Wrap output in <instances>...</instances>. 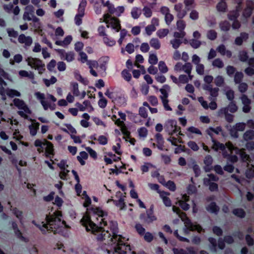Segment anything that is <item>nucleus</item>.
Instances as JSON below:
<instances>
[{"label": "nucleus", "mask_w": 254, "mask_h": 254, "mask_svg": "<svg viewBox=\"0 0 254 254\" xmlns=\"http://www.w3.org/2000/svg\"><path fill=\"white\" fill-rule=\"evenodd\" d=\"M164 128L166 132L170 135L177 134V135L183 136L184 134L181 132V127L177 125V121L174 120H168L164 126Z\"/></svg>", "instance_id": "nucleus-3"}, {"label": "nucleus", "mask_w": 254, "mask_h": 254, "mask_svg": "<svg viewBox=\"0 0 254 254\" xmlns=\"http://www.w3.org/2000/svg\"><path fill=\"white\" fill-rule=\"evenodd\" d=\"M213 233L218 236H221L223 235L222 229L217 226H214L212 228Z\"/></svg>", "instance_id": "nucleus-60"}, {"label": "nucleus", "mask_w": 254, "mask_h": 254, "mask_svg": "<svg viewBox=\"0 0 254 254\" xmlns=\"http://www.w3.org/2000/svg\"><path fill=\"white\" fill-rule=\"evenodd\" d=\"M40 124L36 122L35 124L30 125L29 126V129L30 130V134L32 136H35L37 132V130L39 129Z\"/></svg>", "instance_id": "nucleus-25"}, {"label": "nucleus", "mask_w": 254, "mask_h": 254, "mask_svg": "<svg viewBox=\"0 0 254 254\" xmlns=\"http://www.w3.org/2000/svg\"><path fill=\"white\" fill-rule=\"evenodd\" d=\"M13 104L18 109L23 110L26 113L31 114V111L24 101L19 98H15L13 100Z\"/></svg>", "instance_id": "nucleus-8"}, {"label": "nucleus", "mask_w": 254, "mask_h": 254, "mask_svg": "<svg viewBox=\"0 0 254 254\" xmlns=\"http://www.w3.org/2000/svg\"><path fill=\"white\" fill-rule=\"evenodd\" d=\"M26 61L28 65L31 68L38 70L39 74H42L45 71V64L40 59L29 57Z\"/></svg>", "instance_id": "nucleus-4"}, {"label": "nucleus", "mask_w": 254, "mask_h": 254, "mask_svg": "<svg viewBox=\"0 0 254 254\" xmlns=\"http://www.w3.org/2000/svg\"><path fill=\"white\" fill-rule=\"evenodd\" d=\"M57 81L56 77L54 76H51L50 79H44V82L46 86L49 87L51 84L55 83Z\"/></svg>", "instance_id": "nucleus-54"}, {"label": "nucleus", "mask_w": 254, "mask_h": 254, "mask_svg": "<svg viewBox=\"0 0 254 254\" xmlns=\"http://www.w3.org/2000/svg\"><path fill=\"white\" fill-rule=\"evenodd\" d=\"M139 115L143 118L146 119L148 117L147 111L144 107H140L139 109Z\"/></svg>", "instance_id": "nucleus-59"}, {"label": "nucleus", "mask_w": 254, "mask_h": 254, "mask_svg": "<svg viewBox=\"0 0 254 254\" xmlns=\"http://www.w3.org/2000/svg\"><path fill=\"white\" fill-rule=\"evenodd\" d=\"M189 43L190 45L194 49H197L199 48L201 44V43L200 41L194 39L190 40Z\"/></svg>", "instance_id": "nucleus-46"}, {"label": "nucleus", "mask_w": 254, "mask_h": 254, "mask_svg": "<svg viewBox=\"0 0 254 254\" xmlns=\"http://www.w3.org/2000/svg\"><path fill=\"white\" fill-rule=\"evenodd\" d=\"M153 205H151L149 209L146 210V213H142L139 215V219L145 224H150L156 220L157 218L154 215Z\"/></svg>", "instance_id": "nucleus-5"}, {"label": "nucleus", "mask_w": 254, "mask_h": 254, "mask_svg": "<svg viewBox=\"0 0 254 254\" xmlns=\"http://www.w3.org/2000/svg\"><path fill=\"white\" fill-rule=\"evenodd\" d=\"M63 215L61 211L57 210L53 214L46 215L45 221L37 223L35 220H32V223L39 228L43 234L53 232L54 234L61 232L63 225L65 223L62 220Z\"/></svg>", "instance_id": "nucleus-2"}, {"label": "nucleus", "mask_w": 254, "mask_h": 254, "mask_svg": "<svg viewBox=\"0 0 254 254\" xmlns=\"http://www.w3.org/2000/svg\"><path fill=\"white\" fill-rule=\"evenodd\" d=\"M233 214L238 217L244 218L246 216V212L241 208H235L232 211Z\"/></svg>", "instance_id": "nucleus-22"}, {"label": "nucleus", "mask_w": 254, "mask_h": 254, "mask_svg": "<svg viewBox=\"0 0 254 254\" xmlns=\"http://www.w3.org/2000/svg\"><path fill=\"white\" fill-rule=\"evenodd\" d=\"M243 138L245 141H249L254 139V130H247L243 135Z\"/></svg>", "instance_id": "nucleus-27"}, {"label": "nucleus", "mask_w": 254, "mask_h": 254, "mask_svg": "<svg viewBox=\"0 0 254 254\" xmlns=\"http://www.w3.org/2000/svg\"><path fill=\"white\" fill-rule=\"evenodd\" d=\"M72 86V92L73 95L75 96L79 95V91L78 89V84L77 82H72L70 83Z\"/></svg>", "instance_id": "nucleus-40"}, {"label": "nucleus", "mask_w": 254, "mask_h": 254, "mask_svg": "<svg viewBox=\"0 0 254 254\" xmlns=\"http://www.w3.org/2000/svg\"><path fill=\"white\" fill-rule=\"evenodd\" d=\"M213 66L221 68L224 66V63L223 61L219 58L215 59L212 63Z\"/></svg>", "instance_id": "nucleus-43"}, {"label": "nucleus", "mask_w": 254, "mask_h": 254, "mask_svg": "<svg viewBox=\"0 0 254 254\" xmlns=\"http://www.w3.org/2000/svg\"><path fill=\"white\" fill-rule=\"evenodd\" d=\"M170 43L174 49H177L182 43V41L180 39H174L171 40Z\"/></svg>", "instance_id": "nucleus-49"}, {"label": "nucleus", "mask_w": 254, "mask_h": 254, "mask_svg": "<svg viewBox=\"0 0 254 254\" xmlns=\"http://www.w3.org/2000/svg\"><path fill=\"white\" fill-rule=\"evenodd\" d=\"M44 146H46L45 154L47 158H50L51 155H54V145L52 142L44 139Z\"/></svg>", "instance_id": "nucleus-11"}, {"label": "nucleus", "mask_w": 254, "mask_h": 254, "mask_svg": "<svg viewBox=\"0 0 254 254\" xmlns=\"http://www.w3.org/2000/svg\"><path fill=\"white\" fill-rule=\"evenodd\" d=\"M163 194H165L166 195H169V194H170V193L169 192L163 191L162 192V193L160 194V196L162 198L163 201V203L165 204V205L167 207L171 206L172 205V202H171V199H170L169 197H168L167 196H164L163 195Z\"/></svg>", "instance_id": "nucleus-30"}, {"label": "nucleus", "mask_w": 254, "mask_h": 254, "mask_svg": "<svg viewBox=\"0 0 254 254\" xmlns=\"http://www.w3.org/2000/svg\"><path fill=\"white\" fill-rule=\"evenodd\" d=\"M249 37V34L243 32L240 33V36L235 38L234 43L237 46H241L244 41H246Z\"/></svg>", "instance_id": "nucleus-12"}, {"label": "nucleus", "mask_w": 254, "mask_h": 254, "mask_svg": "<svg viewBox=\"0 0 254 254\" xmlns=\"http://www.w3.org/2000/svg\"><path fill=\"white\" fill-rule=\"evenodd\" d=\"M107 212L100 207H91L87 208L85 214L80 220L81 225L86 231L93 234L99 241H106L108 244H116L115 253L127 254V250H130V247L125 243L122 235H118V224L115 221H110L109 226L104 216Z\"/></svg>", "instance_id": "nucleus-1"}, {"label": "nucleus", "mask_w": 254, "mask_h": 254, "mask_svg": "<svg viewBox=\"0 0 254 254\" xmlns=\"http://www.w3.org/2000/svg\"><path fill=\"white\" fill-rule=\"evenodd\" d=\"M19 74L21 77H28L30 79H33L34 78V74L33 72L30 71L29 73L27 71L25 70H21L19 71Z\"/></svg>", "instance_id": "nucleus-32"}, {"label": "nucleus", "mask_w": 254, "mask_h": 254, "mask_svg": "<svg viewBox=\"0 0 254 254\" xmlns=\"http://www.w3.org/2000/svg\"><path fill=\"white\" fill-rule=\"evenodd\" d=\"M192 165L191 168L193 169V172L194 173V176L195 177H198L200 176L201 174V170L199 166L196 163L195 161H193L192 163Z\"/></svg>", "instance_id": "nucleus-35"}, {"label": "nucleus", "mask_w": 254, "mask_h": 254, "mask_svg": "<svg viewBox=\"0 0 254 254\" xmlns=\"http://www.w3.org/2000/svg\"><path fill=\"white\" fill-rule=\"evenodd\" d=\"M239 60L243 62H247L249 59L247 52L246 51H241L239 52Z\"/></svg>", "instance_id": "nucleus-42"}, {"label": "nucleus", "mask_w": 254, "mask_h": 254, "mask_svg": "<svg viewBox=\"0 0 254 254\" xmlns=\"http://www.w3.org/2000/svg\"><path fill=\"white\" fill-rule=\"evenodd\" d=\"M184 2L187 10H190V8L194 7V5H192L194 3V0H184Z\"/></svg>", "instance_id": "nucleus-51"}, {"label": "nucleus", "mask_w": 254, "mask_h": 254, "mask_svg": "<svg viewBox=\"0 0 254 254\" xmlns=\"http://www.w3.org/2000/svg\"><path fill=\"white\" fill-rule=\"evenodd\" d=\"M74 76L76 80H78L83 84L86 85L88 84V81L86 79L84 78L78 71L76 70L74 72Z\"/></svg>", "instance_id": "nucleus-21"}, {"label": "nucleus", "mask_w": 254, "mask_h": 254, "mask_svg": "<svg viewBox=\"0 0 254 254\" xmlns=\"http://www.w3.org/2000/svg\"><path fill=\"white\" fill-rule=\"evenodd\" d=\"M213 158L210 155H207L203 160L204 164L206 166H211L213 163Z\"/></svg>", "instance_id": "nucleus-64"}, {"label": "nucleus", "mask_w": 254, "mask_h": 254, "mask_svg": "<svg viewBox=\"0 0 254 254\" xmlns=\"http://www.w3.org/2000/svg\"><path fill=\"white\" fill-rule=\"evenodd\" d=\"M219 27L221 31L227 32L231 28V24L228 21L224 20L220 22Z\"/></svg>", "instance_id": "nucleus-24"}, {"label": "nucleus", "mask_w": 254, "mask_h": 254, "mask_svg": "<svg viewBox=\"0 0 254 254\" xmlns=\"http://www.w3.org/2000/svg\"><path fill=\"white\" fill-rule=\"evenodd\" d=\"M142 11H143L144 15L146 17L150 18L152 16V12L151 9L149 7H148L146 6H145L143 8Z\"/></svg>", "instance_id": "nucleus-58"}, {"label": "nucleus", "mask_w": 254, "mask_h": 254, "mask_svg": "<svg viewBox=\"0 0 254 254\" xmlns=\"http://www.w3.org/2000/svg\"><path fill=\"white\" fill-rule=\"evenodd\" d=\"M227 107L229 111L232 113H234L238 110V107L233 101L229 103Z\"/></svg>", "instance_id": "nucleus-48"}, {"label": "nucleus", "mask_w": 254, "mask_h": 254, "mask_svg": "<svg viewBox=\"0 0 254 254\" xmlns=\"http://www.w3.org/2000/svg\"><path fill=\"white\" fill-rule=\"evenodd\" d=\"M240 16V13L234 10L230 11L228 14V18L230 20H237Z\"/></svg>", "instance_id": "nucleus-37"}, {"label": "nucleus", "mask_w": 254, "mask_h": 254, "mask_svg": "<svg viewBox=\"0 0 254 254\" xmlns=\"http://www.w3.org/2000/svg\"><path fill=\"white\" fill-rule=\"evenodd\" d=\"M104 43L108 46H113L115 45L116 41L112 39H110L107 36H105L103 37Z\"/></svg>", "instance_id": "nucleus-44"}, {"label": "nucleus", "mask_w": 254, "mask_h": 254, "mask_svg": "<svg viewBox=\"0 0 254 254\" xmlns=\"http://www.w3.org/2000/svg\"><path fill=\"white\" fill-rule=\"evenodd\" d=\"M199 228H201L199 225H194L192 222L191 223V225L190 226H187V224H185L184 232L186 235H188L190 231H194L196 230H197Z\"/></svg>", "instance_id": "nucleus-17"}, {"label": "nucleus", "mask_w": 254, "mask_h": 254, "mask_svg": "<svg viewBox=\"0 0 254 254\" xmlns=\"http://www.w3.org/2000/svg\"><path fill=\"white\" fill-rule=\"evenodd\" d=\"M254 9V2L253 0H248L246 2V7L244 9L242 15L245 18L251 17Z\"/></svg>", "instance_id": "nucleus-7"}, {"label": "nucleus", "mask_w": 254, "mask_h": 254, "mask_svg": "<svg viewBox=\"0 0 254 254\" xmlns=\"http://www.w3.org/2000/svg\"><path fill=\"white\" fill-rule=\"evenodd\" d=\"M176 24L177 28L179 31H184L186 25L185 22L181 19L178 20Z\"/></svg>", "instance_id": "nucleus-63"}, {"label": "nucleus", "mask_w": 254, "mask_h": 254, "mask_svg": "<svg viewBox=\"0 0 254 254\" xmlns=\"http://www.w3.org/2000/svg\"><path fill=\"white\" fill-rule=\"evenodd\" d=\"M203 89L206 91H208L210 93V96L212 99H216V97L218 96V92L219 89L218 87L212 88L211 84L204 85Z\"/></svg>", "instance_id": "nucleus-9"}, {"label": "nucleus", "mask_w": 254, "mask_h": 254, "mask_svg": "<svg viewBox=\"0 0 254 254\" xmlns=\"http://www.w3.org/2000/svg\"><path fill=\"white\" fill-rule=\"evenodd\" d=\"M87 2L86 0H82L80 2L78 8V14L80 17H83L84 15L85 7Z\"/></svg>", "instance_id": "nucleus-28"}, {"label": "nucleus", "mask_w": 254, "mask_h": 254, "mask_svg": "<svg viewBox=\"0 0 254 254\" xmlns=\"http://www.w3.org/2000/svg\"><path fill=\"white\" fill-rule=\"evenodd\" d=\"M111 26L112 29L116 31V32H118L121 29L120 20L117 18H113L112 19V21L111 22Z\"/></svg>", "instance_id": "nucleus-18"}, {"label": "nucleus", "mask_w": 254, "mask_h": 254, "mask_svg": "<svg viewBox=\"0 0 254 254\" xmlns=\"http://www.w3.org/2000/svg\"><path fill=\"white\" fill-rule=\"evenodd\" d=\"M114 204L117 206L118 207H120L121 209H123L125 206V203L124 202V199L122 197H121L118 200H113Z\"/></svg>", "instance_id": "nucleus-56"}, {"label": "nucleus", "mask_w": 254, "mask_h": 254, "mask_svg": "<svg viewBox=\"0 0 254 254\" xmlns=\"http://www.w3.org/2000/svg\"><path fill=\"white\" fill-rule=\"evenodd\" d=\"M122 77L127 81H129L131 79V75L127 69H124L122 71Z\"/></svg>", "instance_id": "nucleus-47"}, {"label": "nucleus", "mask_w": 254, "mask_h": 254, "mask_svg": "<svg viewBox=\"0 0 254 254\" xmlns=\"http://www.w3.org/2000/svg\"><path fill=\"white\" fill-rule=\"evenodd\" d=\"M155 139L157 143V148L160 150H163L164 141L162 135L159 133L156 134Z\"/></svg>", "instance_id": "nucleus-20"}, {"label": "nucleus", "mask_w": 254, "mask_h": 254, "mask_svg": "<svg viewBox=\"0 0 254 254\" xmlns=\"http://www.w3.org/2000/svg\"><path fill=\"white\" fill-rule=\"evenodd\" d=\"M171 90L170 86L168 84H164L161 88L159 89L162 95L160 96L161 100L168 99L169 96V92Z\"/></svg>", "instance_id": "nucleus-14"}, {"label": "nucleus", "mask_w": 254, "mask_h": 254, "mask_svg": "<svg viewBox=\"0 0 254 254\" xmlns=\"http://www.w3.org/2000/svg\"><path fill=\"white\" fill-rule=\"evenodd\" d=\"M206 210L209 213L217 215L219 210L220 208L217 205L215 202H211L205 207Z\"/></svg>", "instance_id": "nucleus-13"}, {"label": "nucleus", "mask_w": 254, "mask_h": 254, "mask_svg": "<svg viewBox=\"0 0 254 254\" xmlns=\"http://www.w3.org/2000/svg\"><path fill=\"white\" fill-rule=\"evenodd\" d=\"M13 214L16 217V218L19 220L20 223H22L23 220V212L19 210L17 207H13L11 209Z\"/></svg>", "instance_id": "nucleus-23"}, {"label": "nucleus", "mask_w": 254, "mask_h": 254, "mask_svg": "<svg viewBox=\"0 0 254 254\" xmlns=\"http://www.w3.org/2000/svg\"><path fill=\"white\" fill-rule=\"evenodd\" d=\"M150 45L156 50L159 49L161 47L160 43L157 38H152L150 41Z\"/></svg>", "instance_id": "nucleus-36"}, {"label": "nucleus", "mask_w": 254, "mask_h": 254, "mask_svg": "<svg viewBox=\"0 0 254 254\" xmlns=\"http://www.w3.org/2000/svg\"><path fill=\"white\" fill-rule=\"evenodd\" d=\"M213 145L212 148L216 151H218L219 150L224 151L226 149L225 145L222 143H220L218 141L216 140L215 138L211 139Z\"/></svg>", "instance_id": "nucleus-16"}, {"label": "nucleus", "mask_w": 254, "mask_h": 254, "mask_svg": "<svg viewBox=\"0 0 254 254\" xmlns=\"http://www.w3.org/2000/svg\"><path fill=\"white\" fill-rule=\"evenodd\" d=\"M64 126L66 127V128H63L62 130L66 133H69L68 130L69 131V132L71 133V134H74L77 133V131L74 127H73L71 125L69 124H64Z\"/></svg>", "instance_id": "nucleus-33"}, {"label": "nucleus", "mask_w": 254, "mask_h": 254, "mask_svg": "<svg viewBox=\"0 0 254 254\" xmlns=\"http://www.w3.org/2000/svg\"><path fill=\"white\" fill-rule=\"evenodd\" d=\"M135 228L137 232L141 236L144 235L145 233V229L139 223H137L135 225Z\"/></svg>", "instance_id": "nucleus-50"}, {"label": "nucleus", "mask_w": 254, "mask_h": 254, "mask_svg": "<svg viewBox=\"0 0 254 254\" xmlns=\"http://www.w3.org/2000/svg\"><path fill=\"white\" fill-rule=\"evenodd\" d=\"M148 62L152 65L156 64L158 62V58L156 55L150 54L149 57Z\"/></svg>", "instance_id": "nucleus-61"}, {"label": "nucleus", "mask_w": 254, "mask_h": 254, "mask_svg": "<svg viewBox=\"0 0 254 254\" xmlns=\"http://www.w3.org/2000/svg\"><path fill=\"white\" fill-rule=\"evenodd\" d=\"M216 9L219 12H226L227 9V4L226 1H219L216 5Z\"/></svg>", "instance_id": "nucleus-26"}, {"label": "nucleus", "mask_w": 254, "mask_h": 254, "mask_svg": "<svg viewBox=\"0 0 254 254\" xmlns=\"http://www.w3.org/2000/svg\"><path fill=\"white\" fill-rule=\"evenodd\" d=\"M178 215L181 218L182 220L184 222V224H187V226L191 225V223L192 222L191 220L187 216L185 212L181 211V212L179 213Z\"/></svg>", "instance_id": "nucleus-29"}, {"label": "nucleus", "mask_w": 254, "mask_h": 254, "mask_svg": "<svg viewBox=\"0 0 254 254\" xmlns=\"http://www.w3.org/2000/svg\"><path fill=\"white\" fill-rule=\"evenodd\" d=\"M169 33L168 29H160L157 32V35L160 38H163L166 36Z\"/></svg>", "instance_id": "nucleus-45"}, {"label": "nucleus", "mask_w": 254, "mask_h": 254, "mask_svg": "<svg viewBox=\"0 0 254 254\" xmlns=\"http://www.w3.org/2000/svg\"><path fill=\"white\" fill-rule=\"evenodd\" d=\"M214 82L216 86L221 87L224 83V79L222 76L218 75L216 77Z\"/></svg>", "instance_id": "nucleus-52"}, {"label": "nucleus", "mask_w": 254, "mask_h": 254, "mask_svg": "<svg viewBox=\"0 0 254 254\" xmlns=\"http://www.w3.org/2000/svg\"><path fill=\"white\" fill-rule=\"evenodd\" d=\"M205 132L211 139L214 138L213 133L217 135L219 134L220 132H222V128L220 126H218L216 128L210 127L206 130Z\"/></svg>", "instance_id": "nucleus-15"}, {"label": "nucleus", "mask_w": 254, "mask_h": 254, "mask_svg": "<svg viewBox=\"0 0 254 254\" xmlns=\"http://www.w3.org/2000/svg\"><path fill=\"white\" fill-rule=\"evenodd\" d=\"M246 127V124L244 123H238L233 126L229 130L230 135L234 138H237L239 136L238 131H244Z\"/></svg>", "instance_id": "nucleus-6"}, {"label": "nucleus", "mask_w": 254, "mask_h": 254, "mask_svg": "<svg viewBox=\"0 0 254 254\" xmlns=\"http://www.w3.org/2000/svg\"><path fill=\"white\" fill-rule=\"evenodd\" d=\"M141 14V10L136 7H134L131 11V15L133 19H137Z\"/></svg>", "instance_id": "nucleus-34"}, {"label": "nucleus", "mask_w": 254, "mask_h": 254, "mask_svg": "<svg viewBox=\"0 0 254 254\" xmlns=\"http://www.w3.org/2000/svg\"><path fill=\"white\" fill-rule=\"evenodd\" d=\"M58 52L62 59H63V57H65L64 60L68 62H72L74 60V54L73 52L65 53L64 50L59 49L58 50Z\"/></svg>", "instance_id": "nucleus-10"}, {"label": "nucleus", "mask_w": 254, "mask_h": 254, "mask_svg": "<svg viewBox=\"0 0 254 254\" xmlns=\"http://www.w3.org/2000/svg\"><path fill=\"white\" fill-rule=\"evenodd\" d=\"M207 38L210 40H214L216 39L217 33L214 30H209L207 33Z\"/></svg>", "instance_id": "nucleus-41"}, {"label": "nucleus", "mask_w": 254, "mask_h": 254, "mask_svg": "<svg viewBox=\"0 0 254 254\" xmlns=\"http://www.w3.org/2000/svg\"><path fill=\"white\" fill-rule=\"evenodd\" d=\"M191 69L192 65L190 63H187L183 65L182 70L184 71L188 74L191 73Z\"/></svg>", "instance_id": "nucleus-53"}, {"label": "nucleus", "mask_w": 254, "mask_h": 254, "mask_svg": "<svg viewBox=\"0 0 254 254\" xmlns=\"http://www.w3.org/2000/svg\"><path fill=\"white\" fill-rule=\"evenodd\" d=\"M183 197L185 200H181L179 201V205L182 209L185 211H187L190 209V205L186 202L187 201L189 200V197L186 195H184Z\"/></svg>", "instance_id": "nucleus-19"}, {"label": "nucleus", "mask_w": 254, "mask_h": 254, "mask_svg": "<svg viewBox=\"0 0 254 254\" xmlns=\"http://www.w3.org/2000/svg\"><path fill=\"white\" fill-rule=\"evenodd\" d=\"M188 146L193 151H197L199 149V147L196 143L193 141H190L188 142Z\"/></svg>", "instance_id": "nucleus-62"}, {"label": "nucleus", "mask_w": 254, "mask_h": 254, "mask_svg": "<svg viewBox=\"0 0 254 254\" xmlns=\"http://www.w3.org/2000/svg\"><path fill=\"white\" fill-rule=\"evenodd\" d=\"M158 68L160 72L163 73H165L168 71V68L164 61L159 62Z\"/></svg>", "instance_id": "nucleus-39"}, {"label": "nucleus", "mask_w": 254, "mask_h": 254, "mask_svg": "<svg viewBox=\"0 0 254 254\" xmlns=\"http://www.w3.org/2000/svg\"><path fill=\"white\" fill-rule=\"evenodd\" d=\"M236 69L232 65H228L226 67L227 74L230 77L232 76L236 73Z\"/></svg>", "instance_id": "nucleus-55"}, {"label": "nucleus", "mask_w": 254, "mask_h": 254, "mask_svg": "<svg viewBox=\"0 0 254 254\" xmlns=\"http://www.w3.org/2000/svg\"><path fill=\"white\" fill-rule=\"evenodd\" d=\"M166 187L171 191H174L176 190V184L173 181H168L166 184Z\"/></svg>", "instance_id": "nucleus-57"}, {"label": "nucleus", "mask_w": 254, "mask_h": 254, "mask_svg": "<svg viewBox=\"0 0 254 254\" xmlns=\"http://www.w3.org/2000/svg\"><path fill=\"white\" fill-rule=\"evenodd\" d=\"M244 74L241 71H237L234 75V82L236 84L240 83L242 82Z\"/></svg>", "instance_id": "nucleus-38"}, {"label": "nucleus", "mask_w": 254, "mask_h": 254, "mask_svg": "<svg viewBox=\"0 0 254 254\" xmlns=\"http://www.w3.org/2000/svg\"><path fill=\"white\" fill-rule=\"evenodd\" d=\"M6 95L10 98H13L15 96L20 97L21 96V94L19 91L15 89L9 88L6 89Z\"/></svg>", "instance_id": "nucleus-31"}]
</instances>
